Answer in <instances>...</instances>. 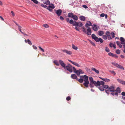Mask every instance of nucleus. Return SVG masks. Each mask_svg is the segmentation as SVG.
Masks as SVG:
<instances>
[{
  "label": "nucleus",
  "instance_id": "f257e3e1",
  "mask_svg": "<svg viewBox=\"0 0 125 125\" xmlns=\"http://www.w3.org/2000/svg\"><path fill=\"white\" fill-rule=\"evenodd\" d=\"M89 79L90 81L91 82L90 83H92L96 86H99L101 84L103 85L104 84V82L102 81H101L100 82L98 81L96 82L95 81H94L93 78L92 77H90Z\"/></svg>",
  "mask_w": 125,
  "mask_h": 125
},
{
  "label": "nucleus",
  "instance_id": "f03ea898",
  "mask_svg": "<svg viewBox=\"0 0 125 125\" xmlns=\"http://www.w3.org/2000/svg\"><path fill=\"white\" fill-rule=\"evenodd\" d=\"M80 79H78V81L80 83H82L83 81L84 82L88 81V76L86 75L80 76Z\"/></svg>",
  "mask_w": 125,
  "mask_h": 125
},
{
  "label": "nucleus",
  "instance_id": "7ed1b4c3",
  "mask_svg": "<svg viewBox=\"0 0 125 125\" xmlns=\"http://www.w3.org/2000/svg\"><path fill=\"white\" fill-rule=\"evenodd\" d=\"M73 70L74 73H76L78 76L81 73L82 74L83 73V72L82 70L79 69L78 70H76L74 67H73Z\"/></svg>",
  "mask_w": 125,
  "mask_h": 125
},
{
  "label": "nucleus",
  "instance_id": "20e7f679",
  "mask_svg": "<svg viewBox=\"0 0 125 125\" xmlns=\"http://www.w3.org/2000/svg\"><path fill=\"white\" fill-rule=\"evenodd\" d=\"M64 68L67 69L70 73L72 72H73V67L69 64H68L67 65L65 66V68Z\"/></svg>",
  "mask_w": 125,
  "mask_h": 125
},
{
  "label": "nucleus",
  "instance_id": "39448f33",
  "mask_svg": "<svg viewBox=\"0 0 125 125\" xmlns=\"http://www.w3.org/2000/svg\"><path fill=\"white\" fill-rule=\"evenodd\" d=\"M104 83L103 85L101 84L100 85H103V86L104 87V88L107 89V90L105 89V90L106 93L107 94H109V88H108V85H104Z\"/></svg>",
  "mask_w": 125,
  "mask_h": 125
},
{
  "label": "nucleus",
  "instance_id": "423d86ee",
  "mask_svg": "<svg viewBox=\"0 0 125 125\" xmlns=\"http://www.w3.org/2000/svg\"><path fill=\"white\" fill-rule=\"evenodd\" d=\"M62 51L64 53H66L67 54L70 55H71L72 53V52L66 49L63 50H62Z\"/></svg>",
  "mask_w": 125,
  "mask_h": 125
},
{
  "label": "nucleus",
  "instance_id": "0eeeda50",
  "mask_svg": "<svg viewBox=\"0 0 125 125\" xmlns=\"http://www.w3.org/2000/svg\"><path fill=\"white\" fill-rule=\"evenodd\" d=\"M95 41L97 42H100L101 43H102L103 42V40L101 38H98L97 37L94 39V40Z\"/></svg>",
  "mask_w": 125,
  "mask_h": 125
},
{
  "label": "nucleus",
  "instance_id": "6e6552de",
  "mask_svg": "<svg viewBox=\"0 0 125 125\" xmlns=\"http://www.w3.org/2000/svg\"><path fill=\"white\" fill-rule=\"evenodd\" d=\"M62 12V10L61 9H59L56 10V13L58 16H60Z\"/></svg>",
  "mask_w": 125,
  "mask_h": 125
},
{
  "label": "nucleus",
  "instance_id": "1a4fd4ad",
  "mask_svg": "<svg viewBox=\"0 0 125 125\" xmlns=\"http://www.w3.org/2000/svg\"><path fill=\"white\" fill-rule=\"evenodd\" d=\"M68 60L69 62H70L71 63L74 65L78 67H79L80 66L79 65L78 63H76V62H74L68 59Z\"/></svg>",
  "mask_w": 125,
  "mask_h": 125
},
{
  "label": "nucleus",
  "instance_id": "9d476101",
  "mask_svg": "<svg viewBox=\"0 0 125 125\" xmlns=\"http://www.w3.org/2000/svg\"><path fill=\"white\" fill-rule=\"evenodd\" d=\"M59 62L60 64L64 68H65V64L61 60H59Z\"/></svg>",
  "mask_w": 125,
  "mask_h": 125
},
{
  "label": "nucleus",
  "instance_id": "9b49d317",
  "mask_svg": "<svg viewBox=\"0 0 125 125\" xmlns=\"http://www.w3.org/2000/svg\"><path fill=\"white\" fill-rule=\"evenodd\" d=\"M115 92H117L115 93L114 94L113 93V94H118V93H120L121 92L120 88L119 87H117L116 90H115ZM111 94H113V93H111Z\"/></svg>",
  "mask_w": 125,
  "mask_h": 125
},
{
  "label": "nucleus",
  "instance_id": "f8f14e48",
  "mask_svg": "<svg viewBox=\"0 0 125 125\" xmlns=\"http://www.w3.org/2000/svg\"><path fill=\"white\" fill-rule=\"evenodd\" d=\"M87 34L89 35H91L92 33L91 29L89 27L88 28L87 30Z\"/></svg>",
  "mask_w": 125,
  "mask_h": 125
},
{
  "label": "nucleus",
  "instance_id": "ddd939ff",
  "mask_svg": "<svg viewBox=\"0 0 125 125\" xmlns=\"http://www.w3.org/2000/svg\"><path fill=\"white\" fill-rule=\"evenodd\" d=\"M117 80L119 83L123 85H125V81H123L120 79H118Z\"/></svg>",
  "mask_w": 125,
  "mask_h": 125
},
{
  "label": "nucleus",
  "instance_id": "4468645a",
  "mask_svg": "<svg viewBox=\"0 0 125 125\" xmlns=\"http://www.w3.org/2000/svg\"><path fill=\"white\" fill-rule=\"evenodd\" d=\"M120 40L121 42V43L122 44H125V39L122 37H121L120 38Z\"/></svg>",
  "mask_w": 125,
  "mask_h": 125
},
{
  "label": "nucleus",
  "instance_id": "2eb2a0df",
  "mask_svg": "<svg viewBox=\"0 0 125 125\" xmlns=\"http://www.w3.org/2000/svg\"><path fill=\"white\" fill-rule=\"evenodd\" d=\"M18 29L19 30V31L21 32V33L23 34L24 35H26L27 36H28V35L24 33L23 32H22L21 30V28H22V27L21 26H20L19 25V26H18Z\"/></svg>",
  "mask_w": 125,
  "mask_h": 125
},
{
  "label": "nucleus",
  "instance_id": "dca6fc26",
  "mask_svg": "<svg viewBox=\"0 0 125 125\" xmlns=\"http://www.w3.org/2000/svg\"><path fill=\"white\" fill-rule=\"evenodd\" d=\"M89 83V82L88 81L84 82L83 83V85L85 87H88V84Z\"/></svg>",
  "mask_w": 125,
  "mask_h": 125
},
{
  "label": "nucleus",
  "instance_id": "f3484780",
  "mask_svg": "<svg viewBox=\"0 0 125 125\" xmlns=\"http://www.w3.org/2000/svg\"><path fill=\"white\" fill-rule=\"evenodd\" d=\"M92 28L93 30L95 31H96L98 30V28L97 26L95 24H94L93 25Z\"/></svg>",
  "mask_w": 125,
  "mask_h": 125
},
{
  "label": "nucleus",
  "instance_id": "a211bd4d",
  "mask_svg": "<svg viewBox=\"0 0 125 125\" xmlns=\"http://www.w3.org/2000/svg\"><path fill=\"white\" fill-rule=\"evenodd\" d=\"M92 23L90 21H88L87 22V23L85 24V26L86 27H88L87 26H92Z\"/></svg>",
  "mask_w": 125,
  "mask_h": 125
},
{
  "label": "nucleus",
  "instance_id": "6ab92c4d",
  "mask_svg": "<svg viewBox=\"0 0 125 125\" xmlns=\"http://www.w3.org/2000/svg\"><path fill=\"white\" fill-rule=\"evenodd\" d=\"M79 18L82 21H84L85 20V17L83 16H80L79 17Z\"/></svg>",
  "mask_w": 125,
  "mask_h": 125
},
{
  "label": "nucleus",
  "instance_id": "aec40b11",
  "mask_svg": "<svg viewBox=\"0 0 125 125\" xmlns=\"http://www.w3.org/2000/svg\"><path fill=\"white\" fill-rule=\"evenodd\" d=\"M71 77L73 79H76V80H78V79H77V76L74 74H72L71 76Z\"/></svg>",
  "mask_w": 125,
  "mask_h": 125
},
{
  "label": "nucleus",
  "instance_id": "412c9836",
  "mask_svg": "<svg viewBox=\"0 0 125 125\" xmlns=\"http://www.w3.org/2000/svg\"><path fill=\"white\" fill-rule=\"evenodd\" d=\"M116 44L120 48H121L122 47L121 44V42H120L118 41H117L116 42Z\"/></svg>",
  "mask_w": 125,
  "mask_h": 125
},
{
  "label": "nucleus",
  "instance_id": "4be33fe9",
  "mask_svg": "<svg viewBox=\"0 0 125 125\" xmlns=\"http://www.w3.org/2000/svg\"><path fill=\"white\" fill-rule=\"evenodd\" d=\"M92 70L94 71L97 74H98L99 73V72L98 70L96 69L95 68H92Z\"/></svg>",
  "mask_w": 125,
  "mask_h": 125
},
{
  "label": "nucleus",
  "instance_id": "5701e85b",
  "mask_svg": "<svg viewBox=\"0 0 125 125\" xmlns=\"http://www.w3.org/2000/svg\"><path fill=\"white\" fill-rule=\"evenodd\" d=\"M115 91V90L114 86H111L110 87V92H114Z\"/></svg>",
  "mask_w": 125,
  "mask_h": 125
},
{
  "label": "nucleus",
  "instance_id": "b1692460",
  "mask_svg": "<svg viewBox=\"0 0 125 125\" xmlns=\"http://www.w3.org/2000/svg\"><path fill=\"white\" fill-rule=\"evenodd\" d=\"M73 15V13H69L68 14V17L69 18H72Z\"/></svg>",
  "mask_w": 125,
  "mask_h": 125
},
{
  "label": "nucleus",
  "instance_id": "393cba45",
  "mask_svg": "<svg viewBox=\"0 0 125 125\" xmlns=\"http://www.w3.org/2000/svg\"><path fill=\"white\" fill-rule=\"evenodd\" d=\"M117 67L121 69H123V70H124V68L122 66L119 64H118L117 65Z\"/></svg>",
  "mask_w": 125,
  "mask_h": 125
},
{
  "label": "nucleus",
  "instance_id": "a878e982",
  "mask_svg": "<svg viewBox=\"0 0 125 125\" xmlns=\"http://www.w3.org/2000/svg\"><path fill=\"white\" fill-rule=\"evenodd\" d=\"M48 7V8H50L52 9H53L55 8V7L54 5L52 4H51Z\"/></svg>",
  "mask_w": 125,
  "mask_h": 125
},
{
  "label": "nucleus",
  "instance_id": "bb28decb",
  "mask_svg": "<svg viewBox=\"0 0 125 125\" xmlns=\"http://www.w3.org/2000/svg\"><path fill=\"white\" fill-rule=\"evenodd\" d=\"M72 18L73 19L75 20L76 21L78 19V18L77 16L75 15H73V17Z\"/></svg>",
  "mask_w": 125,
  "mask_h": 125
},
{
  "label": "nucleus",
  "instance_id": "cd10ccee",
  "mask_svg": "<svg viewBox=\"0 0 125 125\" xmlns=\"http://www.w3.org/2000/svg\"><path fill=\"white\" fill-rule=\"evenodd\" d=\"M78 22H77L76 21H74L73 24V26H78Z\"/></svg>",
  "mask_w": 125,
  "mask_h": 125
},
{
  "label": "nucleus",
  "instance_id": "c85d7f7f",
  "mask_svg": "<svg viewBox=\"0 0 125 125\" xmlns=\"http://www.w3.org/2000/svg\"><path fill=\"white\" fill-rule=\"evenodd\" d=\"M111 35L112 36V37H110V39H112V38H114L115 37V33L112 32L111 33Z\"/></svg>",
  "mask_w": 125,
  "mask_h": 125
},
{
  "label": "nucleus",
  "instance_id": "c756f323",
  "mask_svg": "<svg viewBox=\"0 0 125 125\" xmlns=\"http://www.w3.org/2000/svg\"><path fill=\"white\" fill-rule=\"evenodd\" d=\"M72 48L74 50H77L78 49V47H77L76 46L73 44L72 45Z\"/></svg>",
  "mask_w": 125,
  "mask_h": 125
},
{
  "label": "nucleus",
  "instance_id": "7c9ffc66",
  "mask_svg": "<svg viewBox=\"0 0 125 125\" xmlns=\"http://www.w3.org/2000/svg\"><path fill=\"white\" fill-rule=\"evenodd\" d=\"M53 63L56 65L59 66V65L58 62L57 60L54 61H53Z\"/></svg>",
  "mask_w": 125,
  "mask_h": 125
},
{
  "label": "nucleus",
  "instance_id": "2f4dec72",
  "mask_svg": "<svg viewBox=\"0 0 125 125\" xmlns=\"http://www.w3.org/2000/svg\"><path fill=\"white\" fill-rule=\"evenodd\" d=\"M104 34L103 31H99L98 32V34L99 36H102Z\"/></svg>",
  "mask_w": 125,
  "mask_h": 125
},
{
  "label": "nucleus",
  "instance_id": "473e14b6",
  "mask_svg": "<svg viewBox=\"0 0 125 125\" xmlns=\"http://www.w3.org/2000/svg\"><path fill=\"white\" fill-rule=\"evenodd\" d=\"M102 79L105 82H109V80L108 79H107V78Z\"/></svg>",
  "mask_w": 125,
  "mask_h": 125
},
{
  "label": "nucleus",
  "instance_id": "72a5a7b5",
  "mask_svg": "<svg viewBox=\"0 0 125 125\" xmlns=\"http://www.w3.org/2000/svg\"><path fill=\"white\" fill-rule=\"evenodd\" d=\"M99 89L101 91H103L104 90V87L103 86V85L102 86H100L99 87Z\"/></svg>",
  "mask_w": 125,
  "mask_h": 125
},
{
  "label": "nucleus",
  "instance_id": "f704fd0d",
  "mask_svg": "<svg viewBox=\"0 0 125 125\" xmlns=\"http://www.w3.org/2000/svg\"><path fill=\"white\" fill-rule=\"evenodd\" d=\"M43 26L45 28H47L49 27V26L47 24H45L43 25Z\"/></svg>",
  "mask_w": 125,
  "mask_h": 125
},
{
  "label": "nucleus",
  "instance_id": "c9c22d12",
  "mask_svg": "<svg viewBox=\"0 0 125 125\" xmlns=\"http://www.w3.org/2000/svg\"><path fill=\"white\" fill-rule=\"evenodd\" d=\"M44 3L47 5H48L50 4V1L49 0H48L47 1L44 2Z\"/></svg>",
  "mask_w": 125,
  "mask_h": 125
},
{
  "label": "nucleus",
  "instance_id": "e433bc0d",
  "mask_svg": "<svg viewBox=\"0 0 125 125\" xmlns=\"http://www.w3.org/2000/svg\"><path fill=\"white\" fill-rule=\"evenodd\" d=\"M91 36L92 38L93 39H94H94L96 37V38L97 37L94 34H92Z\"/></svg>",
  "mask_w": 125,
  "mask_h": 125
},
{
  "label": "nucleus",
  "instance_id": "4c0bfd02",
  "mask_svg": "<svg viewBox=\"0 0 125 125\" xmlns=\"http://www.w3.org/2000/svg\"><path fill=\"white\" fill-rule=\"evenodd\" d=\"M83 24L81 22H78V26L81 27L82 26Z\"/></svg>",
  "mask_w": 125,
  "mask_h": 125
},
{
  "label": "nucleus",
  "instance_id": "58836bf2",
  "mask_svg": "<svg viewBox=\"0 0 125 125\" xmlns=\"http://www.w3.org/2000/svg\"><path fill=\"white\" fill-rule=\"evenodd\" d=\"M27 42L30 45H31L32 44V43L31 41L29 39H27Z\"/></svg>",
  "mask_w": 125,
  "mask_h": 125
},
{
  "label": "nucleus",
  "instance_id": "ea45409f",
  "mask_svg": "<svg viewBox=\"0 0 125 125\" xmlns=\"http://www.w3.org/2000/svg\"><path fill=\"white\" fill-rule=\"evenodd\" d=\"M110 72H111V73L113 75H115L116 74L115 73L114 71H110Z\"/></svg>",
  "mask_w": 125,
  "mask_h": 125
},
{
  "label": "nucleus",
  "instance_id": "a19ab883",
  "mask_svg": "<svg viewBox=\"0 0 125 125\" xmlns=\"http://www.w3.org/2000/svg\"><path fill=\"white\" fill-rule=\"evenodd\" d=\"M94 84L92 83H90V86L92 88L94 87Z\"/></svg>",
  "mask_w": 125,
  "mask_h": 125
},
{
  "label": "nucleus",
  "instance_id": "79ce46f5",
  "mask_svg": "<svg viewBox=\"0 0 125 125\" xmlns=\"http://www.w3.org/2000/svg\"><path fill=\"white\" fill-rule=\"evenodd\" d=\"M120 50L119 49L117 50L116 51V52L117 54H119L120 53Z\"/></svg>",
  "mask_w": 125,
  "mask_h": 125
},
{
  "label": "nucleus",
  "instance_id": "37998d69",
  "mask_svg": "<svg viewBox=\"0 0 125 125\" xmlns=\"http://www.w3.org/2000/svg\"><path fill=\"white\" fill-rule=\"evenodd\" d=\"M69 22L70 24H73V23L74 22V21H73V20L71 19L69 21Z\"/></svg>",
  "mask_w": 125,
  "mask_h": 125
},
{
  "label": "nucleus",
  "instance_id": "c03bdc74",
  "mask_svg": "<svg viewBox=\"0 0 125 125\" xmlns=\"http://www.w3.org/2000/svg\"><path fill=\"white\" fill-rule=\"evenodd\" d=\"M90 43L93 46H95V44L93 42H92L91 41H90Z\"/></svg>",
  "mask_w": 125,
  "mask_h": 125
},
{
  "label": "nucleus",
  "instance_id": "a18cd8bd",
  "mask_svg": "<svg viewBox=\"0 0 125 125\" xmlns=\"http://www.w3.org/2000/svg\"><path fill=\"white\" fill-rule=\"evenodd\" d=\"M39 49L41 50L43 52H44V51L43 49L41 47L39 46Z\"/></svg>",
  "mask_w": 125,
  "mask_h": 125
},
{
  "label": "nucleus",
  "instance_id": "49530a36",
  "mask_svg": "<svg viewBox=\"0 0 125 125\" xmlns=\"http://www.w3.org/2000/svg\"><path fill=\"white\" fill-rule=\"evenodd\" d=\"M39 49L41 50L43 52H44V51L43 49L41 47L39 46Z\"/></svg>",
  "mask_w": 125,
  "mask_h": 125
},
{
  "label": "nucleus",
  "instance_id": "de8ad7c7",
  "mask_svg": "<svg viewBox=\"0 0 125 125\" xmlns=\"http://www.w3.org/2000/svg\"><path fill=\"white\" fill-rule=\"evenodd\" d=\"M112 64L114 65L115 66H116L117 65H118V63H116L115 62H113L112 63Z\"/></svg>",
  "mask_w": 125,
  "mask_h": 125
},
{
  "label": "nucleus",
  "instance_id": "09e8293b",
  "mask_svg": "<svg viewBox=\"0 0 125 125\" xmlns=\"http://www.w3.org/2000/svg\"><path fill=\"white\" fill-rule=\"evenodd\" d=\"M115 54L110 52V56L114 57Z\"/></svg>",
  "mask_w": 125,
  "mask_h": 125
},
{
  "label": "nucleus",
  "instance_id": "8fccbe9b",
  "mask_svg": "<svg viewBox=\"0 0 125 125\" xmlns=\"http://www.w3.org/2000/svg\"><path fill=\"white\" fill-rule=\"evenodd\" d=\"M105 50L107 52H108L109 51V48L107 47H106Z\"/></svg>",
  "mask_w": 125,
  "mask_h": 125
},
{
  "label": "nucleus",
  "instance_id": "3c124183",
  "mask_svg": "<svg viewBox=\"0 0 125 125\" xmlns=\"http://www.w3.org/2000/svg\"><path fill=\"white\" fill-rule=\"evenodd\" d=\"M82 28L83 29V31L85 33H86V29H85L84 27H82Z\"/></svg>",
  "mask_w": 125,
  "mask_h": 125
},
{
  "label": "nucleus",
  "instance_id": "603ef678",
  "mask_svg": "<svg viewBox=\"0 0 125 125\" xmlns=\"http://www.w3.org/2000/svg\"><path fill=\"white\" fill-rule=\"evenodd\" d=\"M103 38L105 40L107 38V36L105 35H103Z\"/></svg>",
  "mask_w": 125,
  "mask_h": 125
},
{
  "label": "nucleus",
  "instance_id": "864d4df0",
  "mask_svg": "<svg viewBox=\"0 0 125 125\" xmlns=\"http://www.w3.org/2000/svg\"><path fill=\"white\" fill-rule=\"evenodd\" d=\"M82 7H83L85 8V9H87L88 8V7H87V6L86 5H83L82 6Z\"/></svg>",
  "mask_w": 125,
  "mask_h": 125
},
{
  "label": "nucleus",
  "instance_id": "5fc2aeb1",
  "mask_svg": "<svg viewBox=\"0 0 125 125\" xmlns=\"http://www.w3.org/2000/svg\"><path fill=\"white\" fill-rule=\"evenodd\" d=\"M41 5L42 7H43L44 8H46L47 7L46 5L43 4H41Z\"/></svg>",
  "mask_w": 125,
  "mask_h": 125
},
{
  "label": "nucleus",
  "instance_id": "6e6d98bb",
  "mask_svg": "<svg viewBox=\"0 0 125 125\" xmlns=\"http://www.w3.org/2000/svg\"><path fill=\"white\" fill-rule=\"evenodd\" d=\"M47 9L48 10H49L50 11H52V9L50 8H48V7H47Z\"/></svg>",
  "mask_w": 125,
  "mask_h": 125
},
{
  "label": "nucleus",
  "instance_id": "4d7b16f0",
  "mask_svg": "<svg viewBox=\"0 0 125 125\" xmlns=\"http://www.w3.org/2000/svg\"><path fill=\"white\" fill-rule=\"evenodd\" d=\"M123 48L124 49V50L123 51V52L124 53H125V44L123 45Z\"/></svg>",
  "mask_w": 125,
  "mask_h": 125
},
{
  "label": "nucleus",
  "instance_id": "13d9d810",
  "mask_svg": "<svg viewBox=\"0 0 125 125\" xmlns=\"http://www.w3.org/2000/svg\"><path fill=\"white\" fill-rule=\"evenodd\" d=\"M32 47L33 48V49L35 50H36L37 49V48L36 46H34V45H33Z\"/></svg>",
  "mask_w": 125,
  "mask_h": 125
},
{
  "label": "nucleus",
  "instance_id": "bf43d9fd",
  "mask_svg": "<svg viewBox=\"0 0 125 125\" xmlns=\"http://www.w3.org/2000/svg\"><path fill=\"white\" fill-rule=\"evenodd\" d=\"M60 19L62 21L64 19V18L62 17L61 16H60Z\"/></svg>",
  "mask_w": 125,
  "mask_h": 125
},
{
  "label": "nucleus",
  "instance_id": "052dcab7",
  "mask_svg": "<svg viewBox=\"0 0 125 125\" xmlns=\"http://www.w3.org/2000/svg\"><path fill=\"white\" fill-rule=\"evenodd\" d=\"M100 15L101 17H103L105 16V14L104 13H102L100 14Z\"/></svg>",
  "mask_w": 125,
  "mask_h": 125
},
{
  "label": "nucleus",
  "instance_id": "680f3d73",
  "mask_svg": "<svg viewBox=\"0 0 125 125\" xmlns=\"http://www.w3.org/2000/svg\"><path fill=\"white\" fill-rule=\"evenodd\" d=\"M11 13H12V15L13 16H15V14L13 11H12L11 12Z\"/></svg>",
  "mask_w": 125,
  "mask_h": 125
},
{
  "label": "nucleus",
  "instance_id": "e2e57ef3",
  "mask_svg": "<svg viewBox=\"0 0 125 125\" xmlns=\"http://www.w3.org/2000/svg\"><path fill=\"white\" fill-rule=\"evenodd\" d=\"M79 28L77 27H76L75 28V29L77 31H79Z\"/></svg>",
  "mask_w": 125,
  "mask_h": 125
},
{
  "label": "nucleus",
  "instance_id": "0e129e2a",
  "mask_svg": "<svg viewBox=\"0 0 125 125\" xmlns=\"http://www.w3.org/2000/svg\"><path fill=\"white\" fill-rule=\"evenodd\" d=\"M109 32L108 31L106 33V35L108 36V38H109V35H108V34H109Z\"/></svg>",
  "mask_w": 125,
  "mask_h": 125
},
{
  "label": "nucleus",
  "instance_id": "69168bd1",
  "mask_svg": "<svg viewBox=\"0 0 125 125\" xmlns=\"http://www.w3.org/2000/svg\"><path fill=\"white\" fill-rule=\"evenodd\" d=\"M69 20H70L68 18H67L66 19V20L67 22H69V21H70Z\"/></svg>",
  "mask_w": 125,
  "mask_h": 125
},
{
  "label": "nucleus",
  "instance_id": "338daca9",
  "mask_svg": "<svg viewBox=\"0 0 125 125\" xmlns=\"http://www.w3.org/2000/svg\"><path fill=\"white\" fill-rule=\"evenodd\" d=\"M113 44L111 43H110V47H113Z\"/></svg>",
  "mask_w": 125,
  "mask_h": 125
},
{
  "label": "nucleus",
  "instance_id": "774afa93",
  "mask_svg": "<svg viewBox=\"0 0 125 125\" xmlns=\"http://www.w3.org/2000/svg\"><path fill=\"white\" fill-rule=\"evenodd\" d=\"M120 57L122 58H124L125 57L124 56L122 55H120Z\"/></svg>",
  "mask_w": 125,
  "mask_h": 125
}]
</instances>
